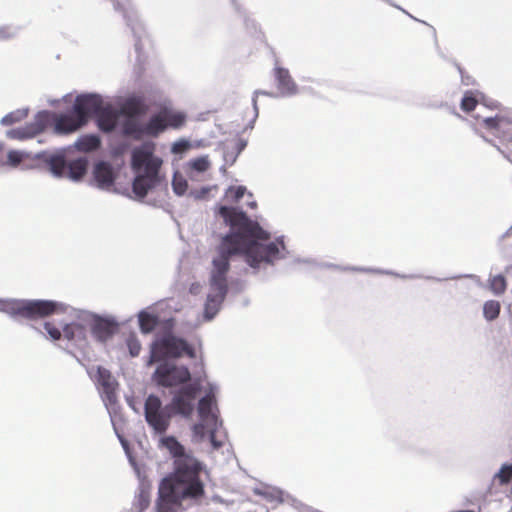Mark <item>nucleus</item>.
Segmentation results:
<instances>
[{"instance_id":"obj_6","label":"nucleus","mask_w":512,"mask_h":512,"mask_svg":"<svg viewBox=\"0 0 512 512\" xmlns=\"http://www.w3.org/2000/svg\"><path fill=\"white\" fill-rule=\"evenodd\" d=\"M183 355L194 359L196 351L186 340L167 335L152 343L147 365L150 366L168 358H180Z\"/></svg>"},{"instance_id":"obj_26","label":"nucleus","mask_w":512,"mask_h":512,"mask_svg":"<svg viewBox=\"0 0 512 512\" xmlns=\"http://www.w3.org/2000/svg\"><path fill=\"white\" fill-rule=\"evenodd\" d=\"M123 132L125 135L132 136L135 139H140L144 134V126H141L136 120L129 119L123 125Z\"/></svg>"},{"instance_id":"obj_1","label":"nucleus","mask_w":512,"mask_h":512,"mask_svg":"<svg viewBox=\"0 0 512 512\" xmlns=\"http://www.w3.org/2000/svg\"><path fill=\"white\" fill-rule=\"evenodd\" d=\"M219 214L232 228V232L223 237L218 255L213 259L210 275L212 292L208 294L205 303V316L212 319L218 312L227 291V273L230 269V257L242 255L253 268L262 262L273 263L280 258V250L284 249L282 241L262 244L270 238L268 232L255 221L248 218L246 213L235 208L221 206Z\"/></svg>"},{"instance_id":"obj_3","label":"nucleus","mask_w":512,"mask_h":512,"mask_svg":"<svg viewBox=\"0 0 512 512\" xmlns=\"http://www.w3.org/2000/svg\"><path fill=\"white\" fill-rule=\"evenodd\" d=\"M162 163V159L154 155L153 144H143L132 151L131 166L136 173L132 189L137 197L144 198L158 185Z\"/></svg>"},{"instance_id":"obj_38","label":"nucleus","mask_w":512,"mask_h":512,"mask_svg":"<svg viewBox=\"0 0 512 512\" xmlns=\"http://www.w3.org/2000/svg\"><path fill=\"white\" fill-rule=\"evenodd\" d=\"M44 328L52 340L56 341L61 338L62 333H61L60 329L57 328L52 322H49V321L45 322Z\"/></svg>"},{"instance_id":"obj_14","label":"nucleus","mask_w":512,"mask_h":512,"mask_svg":"<svg viewBox=\"0 0 512 512\" xmlns=\"http://www.w3.org/2000/svg\"><path fill=\"white\" fill-rule=\"evenodd\" d=\"M217 409L216 406V398L213 391L208 392L204 397H202L198 402V414L203 422H215L216 414L213 409Z\"/></svg>"},{"instance_id":"obj_39","label":"nucleus","mask_w":512,"mask_h":512,"mask_svg":"<svg viewBox=\"0 0 512 512\" xmlns=\"http://www.w3.org/2000/svg\"><path fill=\"white\" fill-rule=\"evenodd\" d=\"M172 186H173L174 192L177 195H183L186 192L187 187H188L186 180H184L182 178H179V179L174 178Z\"/></svg>"},{"instance_id":"obj_43","label":"nucleus","mask_w":512,"mask_h":512,"mask_svg":"<svg viewBox=\"0 0 512 512\" xmlns=\"http://www.w3.org/2000/svg\"><path fill=\"white\" fill-rule=\"evenodd\" d=\"M148 505H149L148 497L146 495H144V494H141L140 495V507H141V510L147 508Z\"/></svg>"},{"instance_id":"obj_36","label":"nucleus","mask_w":512,"mask_h":512,"mask_svg":"<svg viewBox=\"0 0 512 512\" xmlns=\"http://www.w3.org/2000/svg\"><path fill=\"white\" fill-rule=\"evenodd\" d=\"M191 167L198 172H205L210 167L207 157H199L191 162Z\"/></svg>"},{"instance_id":"obj_33","label":"nucleus","mask_w":512,"mask_h":512,"mask_svg":"<svg viewBox=\"0 0 512 512\" xmlns=\"http://www.w3.org/2000/svg\"><path fill=\"white\" fill-rule=\"evenodd\" d=\"M478 104L477 99L472 93H466L461 101V109L465 112L473 111Z\"/></svg>"},{"instance_id":"obj_29","label":"nucleus","mask_w":512,"mask_h":512,"mask_svg":"<svg viewBox=\"0 0 512 512\" xmlns=\"http://www.w3.org/2000/svg\"><path fill=\"white\" fill-rule=\"evenodd\" d=\"M500 308L501 306L498 301L490 300L485 302L483 307L484 317L489 321L496 319L499 316Z\"/></svg>"},{"instance_id":"obj_5","label":"nucleus","mask_w":512,"mask_h":512,"mask_svg":"<svg viewBox=\"0 0 512 512\" xmlns=\"http://www.w3.org/2000/svg\"><path fill=\"white\" fill-rule=\"evenodd\" d=\"M60 308L59 303L50 300L0 301V310L26 319L44 318L58 312Z\"/></svg>"},{"instance_id":"obj_4","label":"nucleus","mask_w":512,"mask_h":512,"mask_svg":"<svg viewBox=\"0 0 512 512\" xmlns=\"http://www.w3.org/2000/svg\"><path fill=\"white\" fill-rule=\"evenodd\" d=\"M99 103L95 94L77 96L71 112L53 114L54 132L67 135L81 129L91 118V112L97 111Z\"/></svg>"},{"instance_id":"obj_12","label":"nucleus","mask_w":512,"mask_h":512,"mask_svg":"<svg viewBox=\"0 0 512 512\" xmlns=\"http://www.w3.org/2000/svg\"><path fill=\"white\" fill-rule=\"evenodd\" d=\"M100 101L99 108L95 112H91L92 116H97L98 126L102 131L110 132L114 130L116 126V115L115 113L108 107L103 106V101L100 96H98Z\"/></svg>"},{"instance_id":"obj_35","label":"nucleus","mask_w":512,"mask_h":512,"mask_svg":"<svg viewBox=\"0 0 512 512\" xmlns=\"http://www.w3.org/2000/svg\"><path fill=\"white\" fill-rule=\"evenodd\" d=\"M25 154L18 150H10L7 153V164L16 167L18 166L24 159Z\"/></svg>"},{"instance_id":"obj_10","label":"nucleus","mask_w":512,"mask_h":512,"mask_svg":"<svg viewBox=\"0 0 512 512\" xmlns=\"http://www.w3.org/2000/svg\"><path fill=\"white\" fill-rule=\"evenodd\" d=\"M274 77L277 83L278 92L281 96H291L298 92V86L293 80L288 69L275 67Z\"/></svg>"},{"instance_id":"obj_45","label":"nucleus","mask_w":512,"mask_h":512,"mask_svg":"<svg viewBox=\"0 0 512 512\" xmlns=\"http://www.w3.org/2000/svg\"><path fill=\"white\" fill-rule=\"evenodd\" d=\"M505 273H506V274H511V273H512V265H511V266L506 267V269H505Z\"/></svg>"},{"instance_id":"obj_34","label":"nucleus","mask_w":512,"mask_h":512,"mask_svg":"<svg viewBox=\"0 0 512 512\" xmlns=\"http://www.w3.org/2000/svg\"><path fill=\"white\" fill-rule=\"evenodd\" d=\"M126 344L132 357H136L140 354L141 343L134 334H131L127 338Z\"/></svg>"},{"instance_id":"obj_19","label":"nucleus","mask_w":512,"mask_h":512,"mask_svg":"<svg viewBox=\"0 0 512 512\" xmlns=\"http://www.w3.org/2000/svg\"><path fill=\"white\" fill-rule=\"evenodd\" d=\"M101 141L97 135H83L74 144L80 152H92L100 147Z\"/></svg>"},{"instance_id":"obj_28","label":"nucleus","mask_w":512,"mask_h":512,"mask_svg":"<svg viewBox=\"0 0 512 512\" xmlns=\"http://www.w3.org/2000/svg\"><path fill=\"white\" fill-rule=\"evenodd\" d=\"M489 287L496 295H502L507 289L506 278L502 274L494 275L489 278Z\"/></svg>"},{"instance_id":"obj_15","label":"nucleus","mask_w":512,"mask_h":512,"mask_svg":"<svg viewBox=\"0 0 512 512\" xmlns=\"http://www.w3.org/2000/svg\"><path fill=\"white\" fill-rule=\"evenodd\" d=\"M94 179L101 188H108L114 183L112 166L107 162H99L93 170Z\"/></svg>"},{"instance_id":"obj_42","label":"nucleus","mask_w":512,"mask_h":512,"mask_svg":"<svg viewBox=\"0 0 512 512\" xmlns=\"http://www.w3.org/2000/svg\"><path fill=\"white\" fill-rule=\"evenodd\" d=\"M193 432L196 435H203L204 434V424L198 423L193 426Z\"/></svg>"},{"instance_id":"obj_32","label":"nucleus","mask_w":512,"mask_h":512,"mask_svg":"<svg viewBox=\"0 0 512 512\" xmlns=\"http://www.w3.org/2000/svg\"><path fill=\"white\" fill-rule=\"evenodd\" d=\"M500 484H508L512 478V463L503 465L499 472L496 474Z\"/></svg>"},{"instance_id":"obj_25","label":"nucleus","mask_w":512,"mask_h":512,"mask_svg":"<svg viewBox=\"0 0 512 512\" xmlns=\"http://www.w3.org/2000/svg\"><path fill=\"white\" fill-rule=\"evenodd\" d=\"M51 172L58 177L64 176L67 172V163L64 156H52L48 161Z\"/></svg>"},{"instance_id":"obj_9","label":"nucleus","mask_w":512,"mask_h":512,"mask_svg":"<svg viewBox=\"0 0 512 512\" xmlns=\"http://www.w3.org/2000/svg\"><path fill=\"white\" fill-rule=\"evenodd\" d=\"M198 391L199 387L196 384L182 387L174 394L171 403L166 409H170L175 414L183 417H190L194 411V401Z\"/></svg>"},{"instance_id":"obj_40","label":"nucleus","mask_w":512,"mask_h":512,"mask_svg":"<svg viewBox=\"0 0 512 512\" xmlns=\"http://www.w3.org/2000/svg\"><path fill=\"white\" fill-rule=\"evenodd\" d=\"M16 29L10 26L0 27V40H8L16 35Z\"/></svg>"},{"instance_id":"obj_21","label":"nucleus","mask_w":512,"mask_h":512,"mask_svg":"<svg viewBox=\"0 0 512 512\" xmlns=\"http://www.w3.org/2000/svg\"><path fill=\"white\" fill-rule=\"evenodd\" d=\"M63 335L69 341L76 339L85 340L86 329L82 324L76 322L65 324L63 326Z\"/></svg>"},{"instance_id":"obj_7","label":"nucleus","mask_w":512,"mask_h":512,"mask_svg":"<svg viewBox=\"0 0 512 512\" xmlns=\"http://www.w3.org/2000/svg\"><path fill=\"white\" fill-rule=\"evenodd\" d=\"M145 420L156 434H163L170 426L171 415L162 408L158 396L149 395L144 405Z\"/></svg>"},{"instance_id":"obj_8","label":"nucleus","mask_w":512,"mask_h":512,"mask_svg":"<svg viewBox=\"0 0 512 512\" xmlns=\"http://www.w3.org/2000/svg\"><path fill=\"white\" fill-rule=\"evenodd\" d=\"M153 378L159 386L174 387L190 381L191 374L186 366L163 363L156 368Z\"/></svg>"},{"instance_id":"obj_37","label":"nucleus","mask_w":512,"mask_h":512,"mask_svg":"<svg viewBox=\"0 0 512 512\" xmlns=\"http://www.w3.org/2000/svg\"><path fill=\"white\" fill-rule=\"evenodd\" d=\"M504 121L505 119L503 117H488L483 120V124L490 130H497Z\"/></svg>"},{"instance_id":"obj_24","label":"nucleus","mask_w":512,"mask_h":512,"mask_svg":"<svg viewBox=\"0 0 512 512\" xmlns=\"http://www.w3.org/2000/svg\"><path fill=\"white\" fill-rule=\"evenodd\" d=\"M157 324V316L144 311L139 314V326L143 333L152 332L156 328Z\"/></svg>"},{"instance_id":"obj_13","label":"nucleus","mask_w":512,"mask_h":512,"mask_svg":"<svg viewBox=\"0 0 512 512\" xmlns=\"http://www.w3.org/2000/svg\"><path fill=\"white\" fill-rule=\"evenodd\" d=\"M96 381L98 385L102 388V391L105 394L106 398L110 402L115 401V390L117 383L112 374L110 373V371L103 367H98Z\"/></svg>"},{"instance_id":"obj_16","label":"nucleus","mask_w":512,"mask_h":512,"mask_svg":"<svg viewBox=\"0 0 512 512\" xmlns=\"http://www.w3.org/2000/svg\"><path fill=\"white\" fill-rule=\"evenodd\" d=\"M160 443H161V446L166 448L171 453V455L176 458L175 471L178 468V462L180 460L190 459L192 461H195L198 464V462L195 459L185 455L184 447L178 442V440L175 437H173V436L163 437V438H161Z\"/></svg>"},{"instance_id":"obj_30","label":"nucleus","mask_w":512,"mask_h":512,"mask_svg":"<svg viewBox=\"0 0 512 512\" xmlns=\"http://www.w3.org/2000/svg\"><path fill=\"white\" fill-rule=\"evenodd\" d=\"M27 114L28 113L26 110H17L11 112L2 118L1 123L6 126L12 125L25 119L27 117Z\"/></svg>"},{"instance_id":"obj_11","label":"nucleus","mask_w":512,"mask_h":512,"mask_svg":"<svg viewBox=\"0 0 512 512\" xmlns=\"http://www.w3.org/2000/svg\"><path fill=\"white\" fill-rule=\"evenodd\" d=\"M118 325L110 319L96 317L91 326V332L96 340L105 342L117 331Z\"/></svg>"},{"instance_id":"obj_18","label":"nucleus","mask_w":512,"mask_h":512,"mask_svg":"<svg viewBox=\"0 0 512 512\" xmlns=\"http://www.w3.org/2000/svg\"><path fill=\"white\" fill-rule=\"evenodd\" d=\"M167 129V124L162 111L152 116L148 123L144 126L145 135L158 136Z\"/></svg>"},{"instance_id":"obj_23","label":"nucleus","mask_w":512,"mask_h":512,"mask_svg":"<svg viewBox=\"0 0 512 512\" xmlns=\"http://www.w3.org/2000/svg\"><path fill=\"white\" fill-rule=\"evenodd\" d=\"M51 119L53 120V114L48 111H41L37 113L34 120L29 123L34 134L38 135L43 132Z\"/></svg>"},{"instance_id":"obj_31","label":"nucleus","mask_w":512,"mask_h":512,"mask_svg":"<svg viewBox=\"0 0 512 512\" xmlns=\"http://www.w3.org/2000/svg\"><path fill=\"white\" fill-rule=\"evenodd\" d=\"M246 188L243 186H231L226 191V198L230 199L232 202H238L245 194Z\"/></svg>"},{"instance_id":"obj_2","label":"nucleus","mask_w":512,"mask_h":512,"mask_svg":"<svg viewBox=\"0 0 512 512\" xmlns=\"http://www.w3.org/2000/svg\"><path fill=\"white\" fill-rule=\"evenodd\" d=\"M200 466L190 459L180 460L173 475L164 478L159 486L157 512H178L182 500L197 498L204 493L199 478Z\"/></svg>"},{"instance_id":"obj_17","label":"nucleus","mask_w":512,"mask_h":512,"mask_svg":"<svg viewBox=\"0 0 512 512\" xmlns=\"http://www.w3.org/2000/svg\"><path fill=\"white\" fill-rule=\"evenodd\" d=\"M147 111L148 106L140 97L128 98L121 106L122 114L129 118L144 115Z\"/></svg>"},{"instance_id":"obj_41","label":"nucleus","mask_w":512,"mask_h":512,"mask_svg":"<svg viewBox=\"0 0 512 512\" xmlns=\"http://www.w3.org/2000/svg\"><path fill=\"white\" fill-rule=\"evenodd\" d=\"M188 147H189V143L188 142H186V141H178V142L173 143V145H172V152L173 153H182L186 149H188Z\"/></svg>"},{"instance_id":"obj_44","label":"nucleus","mask_w":512,"mask_h":512,"mask_svg":"<svg viewBox=\"0 0 512 512\" xmlns=\"http://www.w3.org/2000/svg\"><path fill=\"white\" fill-rule=\"evenodd\" d=\"M260 94H262V95L272 96V94H271V93H268V92H265V91H256V92L254 93V98H253V103H254V106H255V107H256V104H257V97H258V95H260Z\"/></svg>"},{"instance_id":"obj_27","label":"nucleus","mask_w":512,"mask_h":512,"mask_svg":"<svg viewBox=\"0 0 512 512\" xmlns=\"http://www.w3.org/2000/svg\"><path fill=\"white\" fill-rule=\"evenodd\" d=\"M30 124H26L24 127L11 129L7 132V137L16 140H25L35 137Z\"/></svg>"},{"instance_id":"obj_20","label":"nucleus","mask_w":512,"mask_h":512,"mask_svg":"<svg viewBox=\"0 0 512 512\" xmlns=\"http://www.w3.org/2000/svg\"><path fill=\"white\" fill-rule=\"evenodd\" d=\"M88 161L85 158H78L67 165V176L73 180H80L87 171Z\"/></svg>"},{"instance_id":"obj_22","label":"nucleus","mask_w":512,"mask_h":512,"mask_svg":"<svg viewBox=\"0 0 512 512\" xmlns=\"http://www.w3.org/2000/svg\"><path fill=\"white\" fill-rule=\"evenodd\" d=\"M167 128L179 129L186 122V115L183 112H175L168 109L162 110Z\"/></svg>"}]
</instances>
